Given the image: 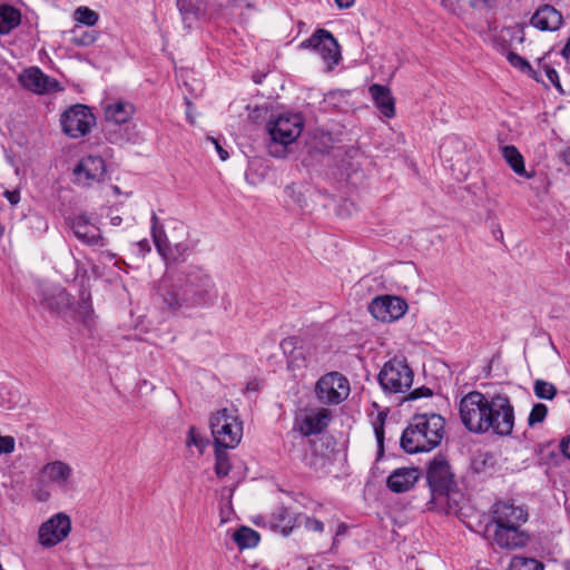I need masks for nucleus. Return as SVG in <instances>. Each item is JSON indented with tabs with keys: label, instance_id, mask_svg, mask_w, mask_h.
<instances>
[{
	"label": "nucleus",
	"instance_id": "nucleus-47",
	"mask_svg": "<svg viewBox=\"0 0 570 570\" xmlns=\"http://www.w3.org/2000/svg\"><path fill=\"white\" fill-rule=\"evenodd\" d=\"M471 6L473 8L482 9V8H491L492 0H471Z\"/></svg>",
	"mask_w": 570,
	"mask_h": 570
},
{
	"label": "nucleus",
	"instance_id": "nucleus-56",
	"mask_svg": "<svg viewBox=\"0 0 570 570\" xmlns=\"http://www.w3.org/2000/svg\"><path fill=\"white\" fill-rule=\"evenodd\" d=\"M187 116H188V118H189V121H190V122H194V119H193L189 115H187Z\"/></svg>",
	"mask_w": 570,
	"mask_h": 570
},
{
	"label": "nucleus",
	"instance_id": "nucleus-39",
	"mask_svg": "<svg viewBox=\"0 0 570 570\" xmlns=\"http://www.w3.org/2000/svg\"><path fill=\"white\" fill-rule=\"evenodd\" d=\"M507 59H508V61L510 62L511 66H513L514 68L520 69L521 71L530 70L529 61H527L524 58H522L521 56H519L515 52H512V51L508 52Z\"/></svg>",
	"mask_w": 570,
	"mask_h": 570
},
{
	"label": "nucleus",
	"instance_id": "nucleus-2",
	"mask_svg": "<svg viewBox=\"0 0 570 570\" xmlns=\"http://www.w3.org/2000/svg\"><path fill=\"white\" fill-rule=\"evenodd\" d=\"M165 309L171 314L210 305L217 297L212 276L199 266H188L167 274L158 287Z\"/></svg>",
	"mask_w": 570,
	"mask_h": 570
},
{
	"label": "nucleus",
	"instance_id": "nucleus-50",
	"mask_svg": "<svg viewBox=\"0 0 570 570\" xmlns=\"http://www.w3.org/2000/svg\"><path fill=\"white\" fill-rule=\"evenodd\" d=\"M335 3L340 8H350L351 6H353L354 0H335Z\"/></svg>",
	"mask_w": 570,
	"mask_h": 570
},
{
	"label": "nucleus",
	"instance_id": "nucleus-26",
	"mask_svg": "<svg viewBox=\"0 0 570 570\" xmlns=\"http://www.w3.org/2000/svg\"><path fill=\"white\" fill-rule=\"evenodd\" d=\"M368 90L380 111L385 117L392 118L395 115V106L391 90L387 87L377 83L372 85Z\"/></svg>",
	"mask_w": 570,
	"mask_h": 570
},
{
	"label": "nucleus",
	"instance_id": "nucleus-21",
	"mask_svg": "<svg viewBox=\"0 0 570 570\" xmlns=\"http://www.w3.org/2000/svg\"><path fill=\"white\" fill-rule=\"evenodd\" d=\"M420 478L415 468H400L394 470L386 480L387 488L394 493H403L414 487Z\"/></svg>",
	"mask_w": 570,
	"mask_h": 570
},
{
	"label": "nucleus",
	"instance_id": "nucleus-45",
	"mask_svg": "<svg viewBox=\"0 0 570 570\" xmlns=\"http://www.w3.org/2000/svg\"><path fill=\"white\" fill-rule=\"evenodd\" d=\"M560 452L570 460V435L563 439L559 444Z\"/></svg>",
	"mask_w": 570,
	"mask_h": 570
},
{
	"label": "nucleus",
	"instance_id": "nucleus-18",
	"mask_svg": "<svg viewBox=\"0 0 570 570\" xmlns=\"http://www.w3.org/2000/svg\"><path fill=\"white\" fill-rule=\"evenodd\" d=\"M330 421L331 412L327 409L312 410L303 419L296 420L295 429L304 436H309L325 430Z\"/></svg>",
	"mask_w": 570,
	"mask_h": 570
},
{
	"label": "nucleus",
	"instance_id": "nucleus-49",
	"mask_svg": "<svg viewBox=\"0 0 570 570\" xmlns=\"http://www.w3.org/2000/svg\"><path fill=\"white\" fill-rule=\"evenodd\" d=\"M137 246L139 247V250L142 254L148 253L150 250V245L147 239H142V240L138 242Z\"/></svg>",
	"mask_w": 570,
	"mask_h": 570
},
{
	"label": "nucleus",
	"instance_id": "nucleus-11",
	"mask_svg": "<svg viewBox=\"0 0 570 570\" xmlns=\"http://www.w3.org/2000/svg\"><path fill=\"white\" fill-rule=\"evenodd\" d=\"M426 479L434 499L449 495L455 488L454 475L444 458H434L430 462Z\"/></svg>",
	"mask_w": 570,
	"mask_h": 570
},
{
	"label": "nucleus",
	"instance_id": "nucleus-16",
	"mask_svg": "<svg viewBox=\"0 0 570 570\" xmlns=\"http://www.w3.org/2000/svg\"><path fill=\"white\" fill-rule=\"evenodd\" d=\"M105 173V160L99 156L82 158L73 169L75 181L83 187L100 181Z\"/></svg>",
	"mask_w": 570,
	"mask_h": 570
},
{
	"label": "nucleus",
	"instance_id": "nucleus-12",
	"mask_svg": "<svg viewBox=\"0 0 570 570\" xmlns=\"http://www.w3.org/2000/svg\"><path fill=\"white\" fill-rule=\"evenodd\" d=\"M70 531V517L65 512H59L40 525L38 540L42 547L51 548L62 542L69 535Z\"/></svg>",
	"mask_w": 570,
	"mask_h": 570
},
{
	"label": "nucleus",
	"instance_id": "nucleus-48",
	"mask_svg": "<svg viewBox=\"0 0 570 570\" xmlns=\"http://www.w3.org/2000/svg\"><path fill=\"white\" fill-rule=\"evenodd\" d=\"M522 72L527 73L529 77L537 81H542L540 73L537 70H534L531 65L530 70H523Z\"/></svg>",
	"mask_w": 570,
	"mask_h": 570
},
{
	"label": "nucleus",
	"instance_id": "nucleus-43",
	"mask_svg": "<svg viewBox=\"0 0 570 570\" xmlns=\"http://www.w3.org/2000/svg\"><path fill=\"white\" fill-rule=\"evenodd\" d=\"M432 395H433V392L429 387L421 386V387H417V389L413 390L409 394L407 400H417V399H421V397H430Z\"/></svg>",
	"mask_w": 570,
	"mask_h": 570
},
{
	"label": "nucleus",
	"instance_id": "nucleus-32",
	"mask_svg": "<svg viewBox=\"0 0 570 570\" xmlns=\"http://www.w3.org/2000/svg\"><path fill=\"white\" fill-rule=\"evenodd\" d=\"M509 570H544V566L534 558L514 556L510 561Z\"/></svg>",
	"mask_w": 570,
	"mask_h": 570
},
{
	"label": "nucleus",
	"instance_id": "nucleus-17",
	"mask_svg": "<svg viewBox=\"0 0 570 570\" xmlns=\"http://www.w3.org/2000/svg\"><path fill=\"white\" fill-rule=\"evenodd\" d=\"M75 236L88 246H105L104 237L99 227L92 224L89 217L85 214L75 216L69 222Z\"/></svg>",
	"mask_w": 570,
	"mask_h": 570
},
{
	"label": "nucleus",
	"instance_id": "nucleus-25",
	"mask_svg": "<svg viewBox=\"0 0 570 570\" xmlns=\"http://www.w3.org/2000/svg\"><path fill=\"white\" fill-rule=\"evenodd\" d=\"M299 522L298 514H294L285 507H277L271 517V525L278 530L284 537L292 533L293 529Z\"/></svg>",
	"mask_w": 570,
	"mask_h": 570
},
{
	"label": "nucleus",
	"instance_id": "nucleus-20",
	"mask_svg": "<svg viewBox=\"0 0 570 570\" xmlns=\"http://www.w3.org/2000/svg\"><path fill=\"white\" fill-rule=\"evenodd\" d=\"M531 24L542 31H556L562 23V14L550 4L539 7L530 20Z\"/></svg>",
	"mask_w": 570,
	"mask_h": 570
},
{
	"label": "nucleus",
	"instance_id": "nucleus-27",
	"mask_svg": "<svg viewBox=\"0 0 570 570\" xmlns=\"http://www.w3.org/2000/svg\"><path fill=\"white\" fill-rule=\"evenodd\" d=\"M502 157L507 161V164L511 167V169L521 177L532 178L534 173L527 171L524 166V159L521 153L517 149V147L512 145H505L501 147Z\"/></svg>",
	"mask_w": 570,
	"mask_h": 570
},
{
	"label": "nucleus",
	"instance_id": "nucleus-52",
	"mask_svg": "<svg viewBox=\"0 0 570 570\" xmlns=\"http://www.w3.org/2000/svg\"><path fill=\"white\" fill-rule=\"evenodd\" d=\"M561 52H562V56L569 57V55H570V37Z\"/></svg>",
	"mask_w": 570,
	"mask_h": 570
},
{
	"label": "nucleus",
	"instance_id": "nucleus-46",
	"mask_svg": "<svg viewBox=\"0 0 570 570\" xmlns=\"http://www.w3.org/2000/svg\"><path fill=\"white\" fill-rule=\"evenodd\" d=\"M4 196L11 205H17L20 202V193L17 190H6Z\"/></svg>",
	"mask_w": 570,
	"mask_h": 570
},
{
	"label": "nucleus",
	"instance_id": "nucleus-55",
	"mask_svg": "<svg viewBox=\"0 0 570 570\" xmlns=\"http://www.w3.org/2000/svg\"><path fill=\"white\" fill-rule=\"evenodd\" d=\"M90 42H91V40H88V41H87V40H82V41H81V43H82V45H88V43H90Z\"/></svg>",
	"mask_w": 570,
	"mask_h": 570
},
{
	"label": "nucleus",
	"instance_id": "nucleus-9",
	"mask_svg": "<svg viewBox=\"0 0 570 570\" xmlns=\"http://www.w3.org/2000/svg\"><path fill=\"white\" fill-rule=\"evenodd\" d=\"M315 393L322 403L340 404L350 394L348 380L338 372L327 373L317 381Z\"/></svg>",
	"mask_w": 570,
	"mask_h": 570
},
{
	"label": "nucleus",
	"instance_id": "nucleus-7",
	"mask_svg": "<svg viewBox=\"0 0 570 570\" xmlns=\"http://www.w3.org/2000/svg\"><path fill=\"white\" fill-rule=\"evenodd\" d=\"M210 430L215 446L234 449L243 436V424L227 409L217 411L210 419Z\"/></svg>",
	"mask_w": 570,
	"mask_h": 570
},
{
	"label": "nucleus",
	"instance_id": "nucleus-37",
	"mask_svg": "<svg viewBox=\"0 0 570 570\" xmlns=\"http://www.w3.org/2000/svg\"><path fill=\"white\" fill-rule=\"evenodd\" d=\"M548 414V407L546 404L543 403H537L533 405L530 414H529V417H528V424L530 426H533L538 423H541L543 422V420L546 419Z\"/></svg>",
	"mask_w": 570,
	"mask_h": 570
},
{
	"label": "nucleus",
	"instance_id": "nucleus-35",
	"mask_svg": "<svg viewBox=\"0 0 570 570\" xmlns=\"http://www.w3.org/2000/svg\"><path fill=\"white\" fill-rule=\"evenodd\" d=\"M385 420H386V413L380 412L377 414V417L373 422V429H374L377 448H379V450H377L379 458H381L384 453V423H385Z\"/></svg>",
	"mask_w": 570,
	"mask_h": 570
},
{
	"label": "nucleus",
	"instance_id": "nucleus-42",
	"mask_svg": "<svg viewBox=\"0 0 570 570\" xmlns=\"http://www.w3.org/2000/svg\"><path fill=\"white\" fill-rule=\"evenodd\" d=\"M543 69H544V72H546V76L548 78V80L557 88H561V85H560V81H559V75H558V71L552 68V67H549L548 65H543Z\"/></svg>",
	"mask_w": 570,
	"mask_h": 570
},
{
	"label": "nucleus",
	"instance_id": "nucleus-6",
	"mask_svg": "<svg viewBox=\"0 0 570 570\" xmlns=\"http://www.w3.org/2000/svg\"><path fill=\"white\" fill-rule=\"evenodd\" d=\"M304 127V120L298 112H284L269 119L266 125L271 141L267 149L271 156L284 158L287 147L296 141Z\"/></svg>",
	"mask_w": 570,
	"mask_h": 570
},
{
	"label": "nucleus",
	"instance_id": "nucleus-28",
	"mask_svg": "<svg viewBox=\"0 0 570 570\" xmlns=\"http://www.w3.org/2000/svg\"><path fill=\"white\" fill-rule=\"evenodd\" d=\"M134 114V107L127 102H115L105 108V118L109 122L121 125L127 122Z\"/></svg>",
	"mask_w": 570,
	"mask_h": 570
},
{
	"label": "nucleus",
	"instance_id": "nucleus-30",
	"mask_svg": "<svg viewBox=\"0 0 570 570\" xmlns=\"http://www.w3.org/2000/svg\"><path fill=\"white\" fill-rule=\"evenodd\" d=\"M233 540L236 542L237 547L243 549L255 548L259 542V534L257 531L248 528L240 527L237 531L233 533Z\"/></svg>",
	"mask_w": 570,
	"mask_h": 570
},
{
	"label": "nucleus",
	"instance_id": "nucleus-40",
	"mask_svg": "<svg viewBox=\"0 0 570 570\" xmlns=\"http://www.w3.org/2000/svg\"><path fill=\"white\" fill-rule=\"evenodd\" d=\"M191 445L198 448L200 452H203V449L206 445L203 438L197 433L195 426H190L188 430L187 446H191Z\"/></svg>",
	"mask_w": 570,
	"mask_h": 570
},
{
	"label": "nucleus",
	"instance_id": "nucleus-14",
	"mask_svg": "<svg viewBox=\"0 0 570 570\" xmlns=\"http://www.w3.org/2000/svg\"><path fill=\"white\" fill-rule=\"evenodd\" d=\"M281 348L287 358L289 370L296 371L307 367L312 355L308 341L299 336H288L281 342Z\"/></svg>",
	"mask_w": 570,
	"mask_h": 570
},
{
	"label": "nucleus",
	"instance_id": "nucleus-23",
	"mask_svg": "<svg viewBox=\"0 0 570 570\" xmlns=\"http://www.w3.org/2000/svg\"><path fill=\"white\" fill-rule=\"evenodd\" d=\"M176 6L188 28L205 14L207 8L206 0H176Z\"/></svg>",
	"mask_w": 570,
	"mask_h": 570
},
{
	"label": "nucleus",
	"instance_id": "nucleus-31",
	"mask_svg": "<svg viewBox=\"0 0 570 570\" xmlns=\"http://www.w3.org/2000/svg\"><path fill=\"white\" fill-rule=\"evenodd\" d=\"M559 445L556 446L553 442L538 444L537 454L539 464H557L559 460Z\"/></svg>",
	"mask_w": 570,
	"mask_h": 570
},
{
	"label": "nucleus",
	"instance_id": "nucleus-3",
	"mask_svg": "<svg viewBox=\"0 0 570 570\" xmlns=\"http://www.w3.org/2000/svg\"><path fill=\"white\" fill-rule=\"evenodd\" d=\"M151 236L157 252L166 262L184 261L196 246V242L189 237L188 227L183 222L169 218L163 224L154 212Z\"/></svg>",
	"mask_w": 570,
	"mask_h": 570
},
{
	"label": "nucleus",
	"instance_id": "nucleus-4",
	"mask_svg": "<svg viewBox=\"0 0 570 570\" xmlns=\"http://www.w3.org/2000/svg\"><path fill=\"white\" fill-rule=\"evenodd\" d=\"M492 513L495 524L493 541L500 548L517 549L527 544L529 538L520 529L528 519V513L522 507L510 501L498 502Z\"/></svg>",
	"mask_w": 570,
	"mask_h": 570
},
{
	"label": "nucleus",
	"instance_id": "nucleus-54",
	"mask_svg": "<svg viewBox=\"0 0 570 570\" xmlns=\"http://www.w3.org/2000/svg\"><path fill=\"white\" fill-rule=\"evenodd\" d=\"M120 223H121V217L116 216V217H112V218H111V224H112L114 226H118Z\"/></svg>",
	"mask_w": 570,
	"mask_h": 570
},
{
	"label": "nucleus",
	"instance_id": "nucleus-34",
	"mask_svg": "<svg viewBox=\"0 0 570 570\" xmlns=\"http://www.w3.org/2000/svg\"><path fill=\"white\" fill-rule=\"evenodd\" d=\"M533 392L539 399L553 400L557 395V387L552 383L539 379L533 384Z\"/></svg>",
	"mask_w": 570,
	"mask_h": 570
},
{
	"label": "nucleus",
	"instance_id": "nucleus-44",
	"mask_svg": "<svg viewBox=\"0 0 570 570\" xmlns=\"http://www.w3.org/2000/svg\"><path fill=\"white\" fill-rule=\"evenodd\" d=\"M208 139H209L214 145H215V148H216V150H217V153H218L219 158H220L223 161L227 160V159H228V157H229L228 151H227L226 149H224V148L220 146V144L218 142V140L214 139L213 137H210V138H208Z\"/></svg>",
	"mask_w": 570,
	"mask_h": 570
},
{
	"label": "nucleus",
	"instance_id": "nucleus-53",
	"mask_svg": "<svg viewBox=\"0 0 570 570\" xmlns=\"http://www.w3.org/2000/svg\"><path fill=\"white\" fill-rule=\"evenodd\" d=\"M346 532V525L344 523L338 524L336 535H343Z\"/></svg>",
	"mask_w": 570,
	"mask_h": 570
},
{
	"label": "nucleus",
	"instance_id": "nucleus-15",
	"mask_svg": "<svg viewBox=\"0 0 570 570\" xmlns=\"http://www.w3.org/2000/svg\"><path fill=\"white\" fill-rule=\"evenodd\" d=\"M368 309L376 320L390 323L404 315L407 304L401 297L385 295L375 297L371 302Z\"/></svg>",
	"mask_w": 570,
	"mask_h": 570
},
{
	"label": "nucleus",
	"instance_id": "nucleus-5",
	"mask_svg": "<svg viewBox=\"0 0 570 570\" xmlns=\"http://www.w3.org/2000/svg\"><path fill=\"white\" fill-rule=\"evenodd\" d=\"M444 435V419L435 413L416 414L401 436V448L406 453L429 452L436 448Z\"/></svg>",
	"mask_w": 570,
	"mask_h": 570
},
{
	"label": "nucleus",
	"instance_id": "nucleus-36",
	"mask_svg": "<svg viewBox=\"0 0 570 570\" xmlns=\"http://www.w3.org/2000/svg\"><path fill=\"white\" fill-rule=\"evenodd\" d=\"M75 19L82 24L92 27L98 22L99 16L88 7H79L75 11Z\"/></svg>",
	"mask_w": 570,
	"mask_h": 570
},
{
	"label": "nucleus",
	"instance_id": "nucleus-19",
	"mask_svg": "<svg viewBox=\"0 0 570 570\" xmlns=\"http://www.w3.org/2000/svg\"><path fill=\"white\" fill-rule=\"evenodd\" d=\"M18 80L23 88L36 94L47 92L53 85H56V82L51 81V79L38 67L24 69Z\"/></svg>",
	"mask_w": 570,
	"mask_h": 570
},
{
	"label": "nucleus",
	"instance_id": "nucleus-22",
	"mask_svg": "<svg viewBox=\"0 0 570 570\" xmlns=\"http://www.w3.org/2000/svg\"><path fill=\"white\" fill-rule=\"evenodd\" d=\"M42 473L49 482L60 489H66L69 485L73 471L68 463L57 460L45 464Z\"/></svg>",
	"mask_w": 570,
	"mask_h": 570
},
{
	"label": "nucleus",
	"instance_id": "nucleus-24",
	"mask_svg": "<svg viewBox=\"0 0 570 570\" xmlns=\"http://www.w3.org/2000/svg\"><path fill=\"white\" fill-rule=\"evenodd\" d=\"M41 303L55 313H62L71 304L68 292L59 286L50 287L42 293Z\"/></svg>",
	"mask_w": 570,
	"mask_h": 570
},
{
	"label": "nucleus",
	"instance_id": "nucleus-13",
	"mask_svg": "<svg viewBox=\"0 0 570 570\" xmlns=\"http://www.w3.org/2000/svg\"><path fill=\"white\" fill-rule=\"evenodd\" d=\"M94 125L95 116L91 110L83 105L70 107L61 117L63 131L72 138L85 136Z\"/></svg>",
	"mask_w": 570,
	"mask_h": 570
},
{
	"label": "nucleus",
	"instance_id": "nucleus-1",
	"mask_svg": "<svg viewBox=\"0 0 570 570\" xmlns=\"http://www.w3.org/2000/svg\"><path fill=\"white\" fill-rule=\"evenodd\" d=\"M462 424L472 433L492 432L508 436L514 428V407L505 393H481L471 391L459 404Z\"/></svg>",
	"mask_w": 570,
	"mask_h": 570
},
{
	"label": "nucleus",
	"instance_id": "nucleus-38",
	"mask_svg": "<svg viewBox=\"0 0 570 570\" xmlns=\"http://www.w3.org/2000/svg\"><path fill=\"white\" fill-rule=\"evenodd\" d=\"M299 522H297V525L304 524L306 530L312 532H323L324 531V523L321 520L307 517L305 514H298Z\"/></svg>",
	"mask_w": 570,
	"mask_h": 570
},
{
	"label": "nucleus",
	"instance_id": "nucleus-33",
	"mask_svg": "<svg viewBox=\"0 0 570 570\" xmlns=\"http://www.w3.org/2000/svg\"><path fill=\"white\" fill-rule=\"evenodd\" d=\"M227 449L215 446V473L217 476H226L230 470Z\"/></svg>",
	"mask_w": 570,
	"mask_h": 570
},
{
	"label": "nucleus",
	"instance_id": "nucleus-8",
	"mask_svg": "<svg viewBox=\"0 0 570 570\" xmlns=\"http://www.w3.org/2000/svg\"><path fill=\"white\" fill-rule=\"evenodd\" d=\"M377 379L384 391L403 393L413 383V372L404 361L393 358L384 364Z\"/></svg>",
	"mask_w": 570,
	"mask_h": 570
},
{
	"label": "nucleus",
	"instance_id": "nucleus-51",
	"mask_svg": "<svg viewBox=\"0 0 570 570\" xmlns=\"http://www.w3.org/2000/svg\"><path fill=\"white\" fill-rule=\"evenodd\" d=\"M563 161L570 166V147L562 153Z\"/></svg>",
	"mask_w": 570,
	"mask_h": 570
},
{
	"label": "nucleus",
	"instance_id": "nucleus-29",
	"mask_svg": "<svg viewBox=\"0 0 570 570\" xmlns=\"http://www.w3.org/2000/svg\"><path fill=\"white\" fill-rule=\"evenodd\" d=\"M20 22V10L10 4H0V35L10 33Z\"/></svg>",
	"mask_w": 570,
	"mask_h": 570
},
{
	"label": "nucleus",
	"instance_id": "nucleus-41",
	"mask_svg": "<svg viewBox=\"0 0 570 570\" xmlns=\"http://www.w3.org/2000/svg\"><path fill=\"white\" fill-rule=\"evenodd\" d=\"M14 444L16 441L12 436H2L0 434V455L12 453L14 451Z\"/></svg>",
	"mask_w": 570,
	"mask_h": 570
},
{
	"label": "nucleus",
	"instance_id": "nucleus-10",
	"mask_svg": "<svg viewBox=\"0 0 570 570\" xmlns=\"http://www.w3.org/2000/svg\"><path fill=\"white\" fill-rule=\"evenodd\" d=\"M301 49H312L327 63L328 69L337 65L341 59L340 46L334 36L325 30H316L308 39L299 45Z\"/></svg>",
	"mask_w": 570,
	"mask_h": 570
}]
</instances>
